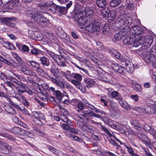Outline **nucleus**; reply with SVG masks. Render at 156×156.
Masks as SVG:
<instances>
[{"label":"nucleus","instance_id":"1","mask_svg":"<svg viewBox=\"0 0 156 156\" xmlns=\"http://www.w3.org/2000/svg\"><path fill=\"white\" fill-rule=\"evenodd\" d=\"M78 104L76 107V110L78 112H80L83 110L84 115H89L91 116H94L97 118H100L101 117V116L97 114L94 113V112L97 113H100L102 115H105V113L104 111L95 108H91L90 107H88L87 109H84V105L82 103L81 101H78Z\"/></svg>","mask_w":156,"mask_h":156},{"label":"nucleus","instance_id":"2","mask_svg":"<svg viewBox=\"0 0 156 156\" xmlns=\"http://www.w3.org/2000/svg\"><path fill=\"white\" fill-rule=\"evenodd\" d=\"M87 26L85 27L86 30L90 33L99 30L101 23L98 20H94L92 17L89 18Z\"/></svg>","mask_w":156,"mask_h":156},{"label":"nucleus","instance_id":"3","mask_svg":"<svg viewBox=\"0 0 156 156\" xmlns=\"http://www.w3.org/2000/svg\"><path fill=\"white\" fill-rule=\"evenodd\" d=\"M14 83L20 86V88L23 90H21L20 89V87H16L12 83L9 81L6 82L5 83V84L6 86L12 89V92H13L14 90H15V89H16L17 90L18 92L17 93H19L20 94L27 91V87L22 82L18 80H16V82H15Z\"/></svg>","mask_w":156,"mask_h":156},{"label":"nucleus","instance_id":"4","mask_svg":"<svg viewBox=\"0 0 156 156\" xmlns=\"http://www.w3.org/2000/svg\"><path fill=\"white\" fill-rule=\"evenodd\" d=\"M130 30V28L128 26L122 28L118 33L115 35L114 38L117 41L124 38L123 42H126V40H127L128 38V36L129 35Z\"/></svg>","mask_w":156,"mask_h":156},{"label":"nucleus","instance_id":"5","mask_svg":"<svg viewBox=\"0 0 156 156\" xmlns=\"http://www.w3.org/2000/svg\"><path fill=\"white\" fill-rule=\"evenodd\" d=\"M34 21L40 25L44 27L49 23V20L41 12L34 11L33 18Z\"/></svg>","mask_w":156,"mask_h":156},{"label":"nucleus","instance_id":"6","mask_svg":"<svg viewBox=\"0 0 156 156\" xmlns=\"http://www.w3.org/2000/svg\"><path fill=\"white\" fill-rule=\"evenodd\" d=\"M74 20L77 22L78 24L81 29L83 28L85 24L87 23L88 17L83 15V13H80L76 14L74 16Z\"/></svg>","mask_w":156,"mask_h":156},{"label":"nucleus","instance_id":"7","mask_svg":"<svg viewBox=\"0 0 156 156\" xmlns=\"http://www.w3.org/2000/svg\"><path fill=\"white\" fill-rule=\"evenodd\" d=\"M134 39L131 37L128 38V41L126 43H129L132 45L133 47H136L141 44H143V41H142L144 37H140L138 35L134 36Z\"/></svg>","mask_w":156,"mask_h":156},{"label":"nucleus","instance_id":"8","mask_svg":"<svg viewBox=\"0 0 156 156\" xmlns=\"http://www.w3.org/2000/svg\"><path fill=\"white\" fill-rule=\"evenodd\" d=\"M10 94L12 97L15 98L19 101H21L25 106L28 107L29 105V102L27 101L25 97L23 95L19 93H16L15 90H14L13 92H11Z\"/></svg>","mask_w":156,"mask_h":156},{"label":"nucleus","instance_id":"9","mask_svg":"<svg viewBox=\"0 0 156 156\" xmlns=\"http://www.w3.org/2000/svg\"><path fill=\"white\" fill-rule=\"evenodd\" d=\"M121 63L122 66L126 67V69L129 73H133L134 70V67L132 61L129 58L123 59L121 61Z\"/></svg>","mask_w":156,"mask_h":156},{"label":"nucleus","instance_id":"10","mask_svg":"<svg viewBox=\"0 0 156 156\" xmlns=\"http://www.w3.org/2000/svg\"><path fill=\"white\" fill-rule=\"evenodd\" d=\"M118 21L121 26L124 25H128L131 22L132 19L126 15H120L118 19Z\"/></svg>","mask_w":156,"mask_h":156},{"label":"nucleus","instance_id":"11","mask_svg":"<svg viewBox=\"0 0 156 156\" xmlns=\"http://www.w3.org/2000/svg\"><path fill=\"white\" fill-rule=\"evenodd\" d=\"M81 13H83V15L85 17H87L88 19H89V18L92 17V16L94 14L93 7L87 6L85 8L84 11L82 12Z\"/></svg>","mask_w":156,"mask_h":156},{"label":"nucleus","instance_id":"12","mask_svg":"<svg viewBox=\"0 0 156 156\" xmlns=\"http://www.w3.org/2000/svg\"><path fill=\"white\" fill-rule=\"evenodd\" d=\"M52 82L55 83L57 86L63 89L65 88L68 87L67 85V82L64 81H60L57 77L56 78H52Z\"/></svg>","mask_w":156,"mask_h":156},{"label":"nucleus","instance_id":"13","mask_svg":"<svg viewBox=\"0 0 156 156\" xmlns=\"http://www.w3.org/2000/svg\"><path fill=\"white\" fill-rule=\"evenodd\" d=\"M21 71L26 75L31 76L34 77L37 76L36 73L30 69L28 67L26 66L21 68Z\"/></svg>","mask_w":156,"mask_h":156},{"label":"nucleus","instance_id":"14","mask_svg":"<svg viewBox=\"0 0 156 156\" xmlns=\"http://www.w3.org/2000/svg\"><path fill=\"white\" fill-rule=\"evenodd\" d=\"M141 37H144L142 39L143 42V44H147L146 45L147 47H149L152 44L153 42V37L151 36H142Z\"/></svg>","mask_w":156,"mask_h":156},{"label":"nucleus","instance_id":"15","mask_svg":"<svg viewBox=\"0 0 156 156\" xmlns=\"http://www.w3.org/2000/svg\"><path fill=\"white\" fill-rule=\"evenodd\" d=\"M143 31L141 27L138 26H134L132 27L131 31H129V35L131 34V32L133 34H140L142 33Z\"/></svg>","mask_w":156,"mask_h":156},{"label":"nucleus","instance_id":"16","mask_svg":"<svg viewBox=\"0 0 156 156\" xmlns=\"http://www.w3.org/2000/svg\"><path fill=\"white\" fill-rule=\"evenodd\" d=\"M0 148L2 149V151L5 153L9 152L11 149V147L5 143L0 141Z\"/></svg>","mask_w":156,"mask_h":156},{"label":"nucleus","instance_id":"17","mask_svg":"<svg viewBox=\"0 0 156 156\" xmlns=\"http://www.w3.org/2000/svg\"><path fill=\"white\" fill-rule=\"evenodd\" d=\"M90 122L93 124H95L97 125H100V129H101L102 131L105 132L110 137L112 136V134L109 131V130L106 128L105 126L101 125V122H96L93 120H90Z\"/></svg>","mask_w":156,"mask_h":156},{"label":"nucleus","instance_id":"18","mask_svg":"<svg viewBox=\"0 0 156 156\" xmlns=\"http://www.w3.org/2000/svg\"><path fill=\"white\" fill-rule=\"evenodd\" d=\"M13 20L12 17H5L3 19V22L4 24L11 27H13L15 25L14 24L11 22V21Z\"/></svg>","mask_w":156,"mask_h":156},{"label":"nucleus","instance_id":"19","mask_svg":"<svg viewBox=\"0 0 156 156\" xmlns=\"http://www.w3.org/2000/svg\"><path fill=\"white\" fill-rule=\"evenodd\" d=\"M137 136L139 139L143 141L144 142V144L146 146H149V140L146 135L140 133L139 134V135H137Z\"/></svg>","mask_w":156,"mask_h":156},{"label":"nucleus","instance_id":"20","mask_svg":"<svg viewBox=\"0 0 156 156\" xmlns=\"http://www.w3.org/2000/svg\"><path fill=\"white\" fill-rule=\"evenodd\" d=\"M18 49L25 53H27L29 51V48L28 46L24 44L18 43L16 44Z\"/></svg>","mask_w":156,"mask_h":156},{"label":"nucleus","instance_id":"21","mask_svg":"<svg viewBox=\"0 0 156 156\" xmlns=\"http://www.w3.org/2000/svg\"><path fill=\"white\" fill-rule=\"evenodd\" d=\"M84 81L86 83V87L87 88H90L93 87L95 83V82L92 79L87 78L85 79Z\"/></svg>","mask_w":156,"mask_h":156},{"label":"nucleus","instance_id":"22","mask_svg":"<svg viewBox=\"0 0 156 156\" xmlns=\"http://www.w3.org/2000/svg\"><path fill=\"white\" fill-rule=\"evenodd\" d=\"M156 106H154V108H151L150 111L147 110L146 111L145 109L140 108L139 107L137 108V110L138 111H140V112H142L143 113H145L146 112L148 113H150V114H156Z\"/></svg>","mask_w":156,"mask_h":156},{"label":"nucleus","instance_id":"23","mask_svg":"<svg viewBox=\"0 0 156 156\" xmlns=\"http://www.w3.org/2000/svg\"><path fill=\"white\" fill-rule=\"evenodd\" d=\"M8 76L7 78L12 82L15 83L16 80H17L13 76H16V74L14 73L11 70H9L8 73Z\"/></svg>","mask_w":156,"mask_h":156},{"label":"nucleus","instance_id":"24","mask_svg":"<svg viewBox=\"0 0 156 156\" xmlns=\"http://www.w3.org/2000/svg\"><path fill=\"white\" fill-rule=\"evenodd\" d=\"M130 123L133 128L136 129L139 132H140L141 128L139 126L140 124L137 120H132L130 121Z\"/></svg>","mask_w":156,"mask_h":156},{"label":"nucleus","instance_id":"25","mask_svg":"<svg viewBox=\"0 0 156 156\" xmlns=\"http://www.w3.org/2000/svg\"><path fill=\"white\" fill-rule=\"evenodd\" d=\"M63 76L66 78L67 80L70 81L71 80V78L73 77V73H71V72L67 70L66 72H62Z\"/></svg>","mask_w":156,"mask_h":156},{"label":"nucleus","instance_id":"26","mask_svg":"<svg viewBox=\"0 0 156 156\" xmlns=\"http://www.w3.org/2000/svg\"><path fill=\"white\" fill-rule=\"evenodd\" d=\"M39 112H32V115L34 118L35 119H34V122L37 124L41 125L42 124L41 121L37 119L38 113Z\"/></svg>","mask_w":156,"mask_h":156},{"label":"nucleus","instance_id":"27","mask_svg":"<svg viewBox=\"0 0 156 156\" xmlns=\"http://www.w3.org/2000/svg\"><path fill=\"white\" fill-rule=\"evenodd\" d=\"M116 12L114 11H110L107 16L109 22H111L114 19L116 16Z\"/></svg>","mask_w":156,"mask_h":156},{"label":"nucleus","instance_id":"28","mask_svg":"<svg viewBox=\"0 0 156 156\" xmlns=\"http://www.w3.org/2000/svg\"><path fill=\"white\" fill-rule=\"evenodd\" d=\"M40 60L43 66L44 65L48 66L49 65V61L48 59L45 56L40 58Z\"/></svg>","mask_w":156,"mask_h":156},{"label":"nucleus","instance_id":"29","mask_svg":"<svg viewBox=\"0 0 156 156\" xmlns=\"http://www.w3.org/2000/svg\"><path fill=\"white\" fill-rule=\"evenodd\" d=\"M96 3L97 6L100 8L105 7L107 4L105 0H97Z\"/></svg>","mask_w":156,"mask_h":156},{"label":"nucleus","instance_id":"30","mask_svg":"<svg viewBox=\"0 0 156 156\" xmlns=\"http://www.w3.org/2000/svg\"><path fill=\"white\" fill-rule=\"evenodd\" d=\"M24 129H21L19 127H15L11 129L12 132L15 134L19 133L22 134L24 133Z\"/></svg>","mask_w":156,"mask_h":156},{"label":"nucleus","instance_id":"31","mask_svg":"<svg viewBox=\"0 0 156 156\" xmlns=\"http://www.w3.org/2000/svg\"><path fill=\"white\" fill-rule=\"evenodd\" d=\"M49 86L47 84H44L42 86H40L38 87V89L40 90L41 93L43 94H45V89H47L48 88Z\"/></svg>","mask_w":156,"mask_h":156},{"label":"nucleus","instance_id":"32","mask_svg":"<svg viewBox=\"0 0 156 156\" xmlns=\"http://www.w3.org/2000/svg\"><path fill=\"white\" fill-rule=\"evenodd\" d=\"M58 6L57 5L53 3L50 4L49 8V11H52L53 12H55L58 11Z\"/></svg>","mask_w":156,"mask_h":156},{"label":"nucleus","instance_id":"33","mask_svg":"<svg viewBox=\"0 0 156 156\" xmlns=\"http://www.w3.org/2000/svg\"><path fill=\"white\" fill-rule=\"evenodd\" d=\"M61 119L63 122L67 123L70 126H73L71 122L69 120L68 118L65 116V114H62L61 116Z\"/></svg>","mask_w":156,"mask_h":156},{"label":"nucleus","instance_id":"34","mask_svg":"<svg viewBox=\"0 0 156 156\" xmlns=\"http://www.w3.org/2000/svg\"><path fill=\"white\" fill-rule=\"evenodd\" d=\"M5 109L8 113L11 114H14L16 113L15 110L12 106L9 105L5 106Z\"/></svg>","mask_w":156,"mask_h":156},{"label":"nucleus","instance_id":"35","mask_svg":"<svg viewBox=\"0 0 156 156\" xmlns=\"http://www.w3.org/2000/svg\"><path fill=\"white\" fill-rule=\"evenodd\" d=\"M4 47L5 48L10 50H14L15 49V47L14 45L12 43L7 41L5 43Z\"/></svg>","mask_w":156,"mask_h":156},{"label":"nucleus","instance_id":"36","mask_svg":"<svg viewBox=\"0 0 156 156\" xmlns=\"http://www.w3.org/2000/svg\"><path fill=\"white\" fill-rule=\"evenodd\" d=\"M121 3V0H112L110 3V6L112 7H116Z\"/></svg>","mask_w":156,"mask_h":156},{"label":"nucleus","instance_id":"37","mask_svg":"<svg viewBox=\"0 0 156 156\" xmlns=\"http://www.w3.org/2000/svg\"><path fill=\"white\" fill-rule=\"evenodd\" d=\"M6 99H7V101L9 102L10 104L12 105L15 108L17 109L18 110L22 111V109L20 108V106L17 104H16L13 101H11V100L10 99L9 97L8 96V98H7Z\"/></svg>","mask_w":156,"mask_h":156},{"label":"nucleus","instance_id":"38","mask_svg":"<svg viewBox=\"0 0 156 156\" xmlns=\"http://www.w3.org/2000/svg\"><path fill=\"white\" fill-rule=\"evenodd\" d=\"M13 57L15 58L20 65L23 64V62L21 58L18 56V55L15 52L12 53Z\"/></svg>","mask_w":156,"mask_h":156},{"label":"nucleus","instance_id":"39","mask_svg":"<svg viewBox=\"0 0 156 156\" xmlns=\"http://www.w3.org/2000/svg\"><path fill=\"white\" fill-rule=\"evenodd\" d=\"M82 126L83 130H86L91 133L93 132V128L91 126L88 125H84L83 124Z\"/></svg>","mask_w":156,"mask_h":156},{"label":"nucleus","instance_id":"40","mask_svg":"<svg viewBox=\"0 0 156 156\" xmlns=\"http://www.w3.org/2000/svg\"><path fill=\"white\" fill-rule=\"evenodd\" d=\"M132 87L133 89L136 91L141 92L142 90V88L140 85L138 83H133Z\"/></svg>","mask_w":156,"mask_h":156},{"label":"nucleus","instance_id":"41","mask_svg":"<svg viewBox=\"0 0 156 156\" xmlns=\"http://www.w3.org/2000/svg\"><path fill=\"white\" fill-rule=\"evenodd\" d=\"M70 82H71L78 89H80V81L75 80L74 79L71 80Z\"/></svg>","mask_w":156,"mask_h":156},{"label":"nucleus","instance_id":"42","mask_svg":"<svg viewBox=\"0 0 156 156\" xmlns=\"http://www.w3.org/2000/svg\"><path fill=\"white\" fill-rule=\"evenodd\" d=\"M110 12V10L108 9H105L102 10L101 12L102 16L104 17H107Z\"/></svg>","mask_w":156,"mask_h":156},{"label":"nucleus","instance_id":"43","mask_svg":"<svg viewBox=\"0 0 156 156\" xmlns=\"http://www.w3.org/2000/svg\"><path fill=\"white\" fill-rule=\"evenodd\" d=\"M111 54L112 56L115 57L116 58H119L121 57V54L114 49L112 50Z\"/></svg>","mask_w":156,"mask_h":156},{"label":"nucleus","instance_id":"44","mask_svg":"<svg viewBox=\"0 0 156 156\" xmlns=\"http://www.w3.org/2000/svg\"><path fill=\"white\" fill-rule=\"evenodd\" d=\"M68 137L72 138L73 140H75L78 141L80 142H81L82 141V140L79 138L78 136L73 135L71 133L68 134Z\"/></svg>","mask_w":156,"mask_h":156},{"label":"nucleus","instance_id":"45","mask_svg":"<svg viewBox=\"0 0 156 156\" xmlns=\"http://www.w3.org/2000/svg\"><path fill=\"white\" fill-rule=\"evenodd\" d=\"M73 77L80 81H81L82 80V76L81 74L76 73H73Z\"/></svg>","mask_w":156,"mask_h":156},{"label":"nucleus","instance_id":"46","mask_svg":"<svg viewBox=\"0 0 156 156\" xmlns=\"http://www.w3.org/2000/svg\"><path fill=\"white\" fill-rule=\"evenodd\" d=\"M126 7L127 9L130 10H133L134 9V5L132 1H130L128 2L126 5Z\"/></svg>","mask_w":156,"mask_h":156},{"label":"nucleus","instance_id":"47","mask_svg":"<svg viewBox=\"0 0 156 156\" xmlns=\"http://www.w3.org/2000/svg\"><path fill=\"white\" fill-rule=\"evenodd\" d=\"M111 76L107 74L105 76L102 78V80L105 82L110 83L111 82Z\"/></svg>","mask_w":156,"mask_h":156},{"label":"nucleus","instance_id":"48","mask_svg":"<svg viewBox=\"0 0 156 156\" xmlns=\"http://www.w3.org/2000/svg\"><path fill=\"white\" fill-rule=\"evenodd\" d=\"M57 98L59 100H61L62 98V95L61 92L58 90H56L54 93Z\"/></svg>","mask_w":156,"mask_h":156},{"label":"nucleus","instance_id":"49","mask_svg":"<svg viewBox=\"0 0 156 156\" xmlns=\"http://www.w3.org/2000/svg\"><path fill=\"white\" fill-rule=\"evenodd\" d=\"M1 61L9 65H10L11 64V62L6 59L4 58L2 56L0 55V68L1 67L2 64Z\"/></svg>","mask_w":156,"mask_h":156},{"label":"nucleus","instance_id":"50","mask_svg":"<svg viewBox=\"0 0 156 156\" xmlns=\"http://www.w3.org/2000/svg\"><path fill=\"white\" fill-rule=\"evenodd\" d=\"M47 148L50 151L57 155H58V154L59 153V151L55 149L54 147L52 146H47Z\"/></svg>","mask_w":156,"mask_h":156},{"label":"nucleus","instance_id":"51","mask_svg":"<svg viewBox=\"0 0 156 156\" xmlns=\"http://www.w3.org/2000/svg\"><path fill=\"white\" fill-rule=\"evenodd\" d=\"M67 9L65 7H60L58 6L57 11H58L63 14L67 13Z\"/></svg>","mask_w":156,"mask_h":156},{"label":"nucleus","instance_id":"52","mask_svg":"<svg viewBox=\"0 0 156 156\" xmlns=\"http://www.w3.org/2000/svg\"><path fill=\"white\" fill-rule=\"evenodd\" d=\"M111 66L112 69L116 72L118 71V68L120 67V66L115 63H112Z\"/></svg>","mask_w":156,"mask_h":156},{"label":"nucleus","instance_id":"53","mask_svg":"<svg viewBox=\"0 0 156 156\" xmlns=\"http://www.w3.org/2000/svg\"><path fill=\"white\" fill-rule=\"evenodd\" d=\"M125 147L127 149V151L131 156L134 153L132 147L129 145L127 146L126 144H124Z\"/></svg>","mask_w":156,"mask_h":156},{"label":"nucleus","instance_id":"54","mask_svg":"<svg viewBox=\"0 0 156 156\" xmlns=\"http://www.w3.org/2000/svg\"><path fill=\"white\" fill-rule=\"evenodd\" d=\"M50 3H45L41 5V7L42 9L46 10L49 11V8Z\"/></svg>","mask_w":156,"mask_h":156},{"label":"nucleus","instance_id":"55","mask_svg":"<svg viewBox=\"0 0 156 156\" xmlns=\"http://www.w3.org/2000/svg\"><path fill=\"white\" fill-rule=\"evenodd\" d=\"M41 51L36 48L31 50L30 53L35 55H37L41 53Z\"/></svg>","mask_w":156,"mask_h":156},{"label":"nucleus","instance_id":"56","mask_svg":"<svg viewBox=\"0 0 156 156\" xmlns=\"http://www.w3.org/2000/svg\"><path fill=\"white\" fill-rule=\"evenodd\" d=\"M58 71V68L57 67L54 65H53L50 69L51 73H53L54 75L56 74Z\"/></svg>","mask_w":156,"mask_h":156},{"label":"nucleus","instance_id":"57","mask_svg":"<svg viewBox=\"0 0 156 156\" xmlns=\"http://www.w3.org/2000/svg\"><path fill=\"white\" fill-rule=\"evenodd\" d=\"M23 133L24 135L27 136L29 137L33 138L34 137V135L29 131L24 130Z\"/></svg>","mask_w":156,"mask_h":156},{"label":"nucleus","instance_id":"58","mask_svg":"<svg viewBox=\"0 0 156 156\" xmlns=\"http://www.w3.org/2000/svg\"><path fill=\"white\" fill-rule=\"evenodd\" d=\"M29 63L34 68H37V66H39V64L38 63L33 61H29Z\"/></svg>","mask_w":156,"mask_h":156},{"label":"nucleus","instance_id":"59","mask_svg":"<svg viewBox=\"0 0 156 156\" xmlns=\"http://www.w3.org/2000/svg\"><path fill=\"white\" fill-rule=\"evenodd\" d=\"M43 76L44 78H47L52 82V78H54L50 76L46 72H44L42 75H41Z\"/></svg>","mask_w":156,"mask_h":156},{"label":"nucleus","instance_id":"60","mask_svg":"<svg viewBox=\"0 0 156 156\" xmlns=\"http://www.w3.org/2000/svg\"><path fill=\"white\" fill-rule=\"evenodd\" d=\"M26 13L27 16L33 18L34 13V12H32L30 10H27L26 12Z\"/></svg>","mask_w":156,"mask_h":156},{"label":"nucleus","instance_id":"61","mask_svg":"<svg viewBox=\"0 0 156 156\" xmlns=\"http://www.w3.org/2000/svg\"><path fill=\"white\" fill-rule=\"evenodd\" d=\"M109 141L110 143L112 145L114 146H115L117 147V148H119L120 147V146L118 144H117L116 143L114 140L111 139L109 140Z\"/></svg>","mask_w":156,"mask_h":156},{"label":"nucleus","instance_id":"62","mask_svg":"<svg viewBox=\"0 0 156 156\" xmlns=\"http://www.w3.org/2000/svg\"><path fill=\"white\" fill-rule=\"evenodd\" d=\"M77 119L78 121V123L80 126H82L83 122V119L82 117L80 116H78Z\"/></svg>","mask_w":156,"mask_h":156},{"label":"nucleus","instance_id":"63","mask_svg":"<svg viewBox=\"0 0 156 156\" xmlns=\"http://www.w3.org/2000/svg\"><path fill=\"white\" fill-rule=\"evenodd\" d=\"M130 97L135 102H137L139 100V96L137 94L132 95Z\"/></svg>","mask_w":156,"mask_h":156},{"label":"nucleus","instance_id":"64","mask_svg":"<svg viewBox=\"0 0 156 156\" xmlns=\"http://www.w3.org/2000/svg\"><path fill=\"white\" fill-rule=\"evenodd\" d=\"M108 24H106L105 25V26L103 28L102 31L104 33H106V31H108L109 28L108 27Z\"/></svg>","mask_w":156,"mask_h":156}]
</instances>
